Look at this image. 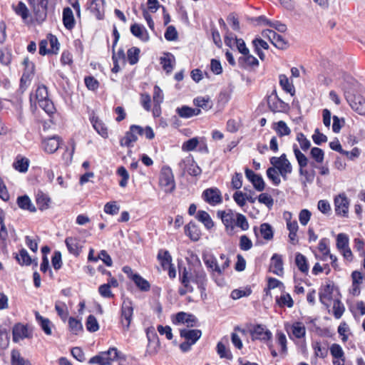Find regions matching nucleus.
I'll return each mask as SVG.
<instances>
[{
	"label": "nucleus",
	"instance_id": "obj_63",
	"mask_svg": "<svg viewBox=\"0 0 365 365\" xmlns=\"http://www.w3.org/2000/svg\"><path fill=\"white\" fill-rule=\"evenodd\" d=\"M89 364H98V365H110L108 359L105 356H103V351L100 352L98 355H96L90 359Z\"/></svg>",
	"mask_w": 365,
	"mask_h": 365
},
{
	"label": "nucleus",
	"instance_id": "obj_16",
	"mask_svg": "<svg viewBox=\"0 0 365 365\" xmlns=\"http://www.w3.org/2000/svg\"><path fill=\"white\" fill-rule=\"evenodd\" d=\"M217 215L221 218L224 225L225 226L226 230L230 231V235H232L235 222L232 211L230 210L229 212H226L224 210H218Z\"/></svg>",
	"mask_w": 365,
	"mask_h": 365
},
{
	"label": "nucleus",
	"instance_id": "obj_11",
	"mask_svg": "<svg viewBox=\"0 0 365 365\" xmlns=\"http://www.w3.org/2000/svg\"><path fill=\"white\" fill-rule=\"evenodd\" d=\"M264 37L267 38L269 41L277 48L281 50L287 49L289 42L280 34L271 29H265L262 33Z\"/></svg>",
	"mask_w": 365,
	"mask_h": 365
},
{
	"label": "nucleus",
	"instance_id": "obj_57",
	"mask_svg": "<svg viewBox=\"0 0 365 365\" xmlns=\"http://www.w3.org/2000/svg\"><path fill=\"white\" fill-rule=\"evenodd\" d=\"M217 352L220 358H225L227 359H232V354L229 349H227L225 346L221 342H218L217 344Z\"/></svg>",
	"mask_w": 365,
	"mask_h": 365
},
{
	"label": "nucleus",
	"instance_id": "obj_6",
	"mask_svg": "<svg viewBox=\"0 0 365 365\" xmlns=\"http://www.w3.org/2000/svg\"><path fill=\"white\" fill-rule=\"evenodd\" d=\"M159 184L164 188L165 192L171 193L175 189V182L172 169L168 166H165L161 169Z\"/></svg>",
	"mask_w": 365,
	"mask_h": 365
},
{
	"label": "nucleus",
	"instance_id": "obj_15",
	"mask_svg": "<svg viewBox=\"0 0 365 365\" xmlns=\"http://www.w3.org/2000/svg\"><path fill=\"white\" fill-rule=\"evenodd\" d=\"M179 275V280L183 287L179 288L178 294L180 296H185L187 292H192L194 291V288L190 283L188 271L186 267H184L182 270H180Z\"/></svg>",
	"mask_w": 365,
	"mask_h": 365
},
{
	"label": "nucleus",
	"instance_id": "obj_7",
	"mask_svg": "<svg viewBox=\"0 0 365 365\" xmlns=\"http://www.w3.org/2000/svg\"><path fill=\"white\" fill-rule=\"evenodd\" d=\"M133 307L132 301L124 299L120 309V323L124 331H128L133 319Z\"/></svg>",
	"mask_w": 365,
	"mask_h": 365
},
{
	"label": "nucleus",
	"instance_id": "obj_29",
	"mask_svg": "<svg viewBox=\"0 0 365 365\" xmlns=\"http://www.w3.org/2000/svg\"><path fill=\"white\" fill-rule=\"evenodd\" d=\"M130 279L133 281L137 287L142 292H148L150 289V284L148 280L143 278L140 274H132Z\"/></svg>",
	"mask_w": 365,
	"mask_h": 365
},
{
	"label": "nucleus",
	"instance_id": "obj_55",
	"mask_svg": "<svg viewBox=\"0 0 365 365\" xmlns=\"http://www.w3.org/2000/svg\"><path fill=\"white\" fill-rule=\"evenodd\" d=\"M36 201L40 210H45L48 208L50 200L43 192H39L36 195Z\"/></svg>",
	"mask_w": 365,
	"mask_h": 365
},
{
	"label": "nucleus",
	"instance_id": "obj_17",
	"mask_svg": "<svg viewBox=\"0 0 365 365\" xmlns=\"http://www.w3.org/2000/svg\"><path fill=\"white\" fill-rule=\"evenodd\" d=\"M99 259L102 260L103 262L108 267H111L113 265V260L106 250H101L98 255L95 257L94 250L93 248H90L88 255V260L89 262H97Z\"/></svg>",
	"mask_w": 365,
	"mask_h": 365
},
{
	"label": "nucleus",
	"instance_id": "obj_33",
	"mask_svg": "<svg viewBox=\"0 0 365 365\" xmlns=\"http://www.w3.org/2000/svg\"><path fill=\"white\" fill-rule=\"evenodd\" d=\"M91 123L94 129L97 133L101 135L103 138L108 137V128L98 117H93L91 118Z\"/></svg>",
	"mask_w": 365,
	"mask_h": 365
},
{
	"label": "nucleus",
	"instance_id": "obj_28",
	"mask_svg": "<svg viewBox=\"0 0 365 365\" xmlns=\"http://www.w3.org/2000/svg\"><path fill=\"white\" fill-rule=\"evenodd\" d=\"M103 356L108 359L110 364L115 360H125V355L118 351L115 347L110 348L106 351H103Z\"/></svg>",
	"mask_w": 365,
	"mask_h": 365
},
{
	"label": "nucleus",
	"instance_id": "obj_4",
	"mask_svg": "<svg viewBox=\"0 0 365 365\" xmlns=\"http://www.w3.org/2000/svg\"><path fill=\"white\" fill-rule=\"evenodd\" d=\"M344 97L351 108L359 115H365V98L361 95H355L351 89H345Z\"/></svg>",
	"mask_w": 365,
	"mask_h": 365
},
{
	"label": "nucleus",
	"instance_id": "obj_46",
	"mask_svg": "<svg viewBox=\"0 0 365 365\" xmlns=\"http://www.w3.org/2000/svg\"><path fill=\"white\" fill-rule=\"evenodd\" d=\"M86 327L87 330L90 332H96L99 329V324L94 315L90 314L87 317Z\"/></svg>",
	"mask_w": 365,
	"mask_h": 365
},
{
	"label": "nucleus",
	"instance_id": "obj_54",
	"mask_svg": "<svg viewBox=\"0 0 365 365\" xmlns=\"http://www.w3.org/2000/svg\"><path fill=\"white\" fill-rule=\"evenodd\" d=\"M311 157L318 163H322L324 159V152L322 149L314 147L310 151Z\"/></svg>",
	"mask_w": 365,
	"mask_h": 365
},
{
	"label": "nucleus",
	"instance_id": "obj_51",
	"mask_svg": "<svg viewBox=\"0 0 365 365\" xmlns=\"http://www.w3.org/2000/svg\"><path fill=\"white\" fill-rule=\"evenodd\" d=\"M235 225L240 227L242 230H247L249 229V223L246 217L240 213H237Z\"/></svg>",
	"mask_w": 365,
	"mask_h": 365
},
{
	"label": "nucleus",
	"instance_id": "obj_43",
	"mask_svg": "<svg viewBox=\"0 0 365 365\" xmlns=\"http://www.w3.org/2000/svg\"><path fill=\"white\" fill-rule=\"evenodd\" d=\"M140 48L132 47L127 51L128 61L130 65L136 64L139 61Z\"/></svg>",
	"mask_w": 365,
	"mask_h": 365
},
{
	"label": "nucleus",
	"instance_id": "obj_27",
	"mask_svg": "<svg viewBox=\"0 0 365 365\" xmlns=\"http://www.w3.org/2000/svg\"><path fill=\"white\" fill-rule=\"evenodd\" d=\"M138 140V136L136 135L134 130L132 131L131 125L130 126L129 130L125 134V136L120 140V145L122 147L130 148L133 147V143Z\"/></svg>",
	"mask_w": 365,
	"mask_h": 365
},
{
	"label": "nucleus",
	"instance_id": "obj_14",
	"mask_svg": "<svg viewBox=\"0 0 365 365\" xmlns=\"http://www.w3.org/2000/svg\"><path fill=\"white\" fill-rule=\"evenodd\" d=\"M56 0H38V3L30 5L33 7L34 13L36 21H43L47 16L48 4L50 1L55 2Z\"/></svg>",
	"mask_w": 365,
	"mask_h": 365
},
{
	"label": "nucleus",
	"instance_id": "obj_26",
	"mask_svg": "<svg viewBox=\"0 0 365 365\" xmlns=\"http://www.w3.org/2000/svg\"><path fill=\"white\" fill-rule=\"evenodd\" d=\"M16 203L21 210H28L31 212H34L36 210L29 197L26 195L19 196L16 200Z\"/></svg>",
	"mask_w": 365,
	"mask_h": 365
},
{
	"label": "nucleus",
	"instance_id": "obj_41",
	"mask_svg": "<svg viewBox=\"0 0 365 365\" xmlns=\"http://www.w3.org/2000/svg\"><path fill=\"white\" fill-rule=\"evenodd\" d=\"M14 168L20 173H26L29 166V160L26 158H17L14 163Z\"/></svg>",
	"mask_w": 365,
	"mask_h": 365
},
{
	"label": "nucleus",
	"instance_id": "obj_9",
	"mask_svg": "<svg viewBox=\"0 0 365 365\" xmlns=\"http://www.w3.org/2000/svg\"><path fill=\"white\" fill-rule=\"evenodd\" d=\"M267 102L269 109L273 113L284 112L289 108L288 104L279 98L275 89L267 95Z\"/></svg>",
	"mask_w": 365,
	"mask_h": 365
},
{
	"label": "nucleus",
	"instance_id": "obj_40",
	"mask_svg": "<svg viewBox=\"0 0 365 365\" xmlns=\"http://www.w3.org/2000/svg\"><path fill=\"white\" fill-rule=\"evenodd\" d=\"M274 130L279 137L289 135L291 133L290 128L287 126V123L283 120H279L275 123L274 127Z\"/></svg>",
	"mask_w": 365,
	"mask_h": 365
},
{
	"label": "nucleus",
	"instance_id": "obj_39",
	"mask_svg": "<svg viewBox=\"0 0 365 365\" xmlns=\"http://www.w3.org/2000/svg\"><path fill=\"white\" fill-rule=\"evenodd\" d=\"M11 365H27L30 363L29 361L25 360L21 355L19 350L14 349L11 353Z\"/></svg>",
	"mask_w": 365,
	"mask_h": 365
},
{
	"label": "nucleus",
	"instance_id": "obj_34",
	"mask_svg": "<svg viewBox=\"0 0 365 365\" xmlns=\"http://www.w3.org/2000/svg\"><path fill=\"white\" fill-rule=\"evenodd\" d=\"M272 264L274 267L273 273L277 275H282L283 273V260L282 255L279 254H274L271 257Z\"/></svg>",
	"mask_w": 365,
	"mask_h": 365
},
{
	"label": "nucleus",
	"instance_id": "obj_3",
	"mask_svg": "<svg viewBox=\"0 0 365 365\" xmlns=\"http://www.w3.org/2000/svg\"><path fill=\"white\" fill-rule=\"evenodd\" d=\"M60 44L56 36L48 34L45 39L39 42V54H56L59 51Z\"/></svg>",
	"mask_w": 365,
	"mask_h": 365
},
{
	"label": "nucleus",
	"instance_id": "obj_24",
	"mask_svg": "<svg viewBox=\"0 0 365 365\" xmlns=\"http://www.w3.org/2000/svg\"><path fill=\"white\" fill-rule=\"evenodd\" d=\"M333 286L330 284L325 285L319 292V301L322 304L329 306V302L332 299Z\"/></svg>",
	"mask_w": 365,
	"mask_h": 365
},
{
	"label": "nucleus",
	"instance_id": "obj_35",
	"mask_svg": "<svg viewBox=\"0 0 365 365\" xmlns=\"http://www.w3.org/2000/svg\"><path fill=\"white\" fill-rule=\"evenodd\" d=\"M295 264L298 269L302 272L307 274L309 271V265L307 258L302 254L297 252L295 256Z\"/></svg>",
	"mask_w": 365,
	"mask_h": 365
},
{
	"label": "nucleus",
	"instance_id": "obj_64",
	"mask_svg": "<svg viewBox=\"0 0 365 365\" xmlns=\"http://www.w3.org/2000/svg\"><path fill=\"white\" fill-rule=\"evenodd\" d=\"M251 183L255 189L259 192L263 191L265 188L264 181L262 177L259 174H257V175L252 179Z\"/></svg>",
	"mask_w": 365,
	"mask_h": 365
},
{
	"label": "nucleus",
	"instance_id": "obj_36",
	"mask_svg": "<svg viewBox=\"0 0 365 365\" xmlns=\"http://www.w3.org/2000/svg\"><path fill=\"white\" fill-rule=\"evenodd\" d=\"M157 258L164 269L172 264V257L168 250H160Z\"/></svg>",
	"mask_w": 365,
	"mask_h": 365
},
{
	"label": "nucleus",
	"instance_id": "obj_48",
	"mask_svg": "<svg viewBox=\"0 0 365 365\" xmlns=\"http://www.w3.org/2000/svg\"><path fill=\"white\" fill-rule=\"evenodd\" d=\"M349 237L346 234L339 233L336 237V247L341 250L349 247Z\"/></svg>",
	"mask_w": 365,
	"mask_h": 365
},
{
	"label": "nucleus",
	"instance_id": "obj_30",
	"mask_svg": "<svg viewBox=\"0 0 365 365\" xmlns=\"http://www.w3.org/2000/svg\"><path fill=\"white\" fill-rule=\"evenodd\" d=\"M14 258L21 266H29L32 263V259L26 249L21 248L18 254H16Z\"/></svg>",
	"mask_w": 365,
	"mask_h": 365
},
{
	"label": "nucleus",
	"instance_id": "obj_12",
	"mask_svg": "<svg viewBox=\"0 0 365 365\" xmlns=\"http://www.w3.org/2000/svg\"><path fill=\"white\" fill-rule=\"evenodd\" d=\"M202 197L206 202L213 206L222 202L221 192L217 187L205 190L202 194Z\"/></svg>",
	"mask_w": 365,
	"mask_h": 365
},
{
	"label": "nucleus",
	"instance_id": "obj_5",
	"mask_svg": "<svg viewBox=\"0 0 365 365\" xmlns=\"http://www.w3.org/2000/svg\"><path fill=\"white\" fill-rule=\"evenodd\" d=\"M24 65V72L20 79V89L22 91H26L30 86L31 80L33 79L35 73V65L29 60L28 57L24 58L22 62Z\"/></svg>",
	"mask_w": 365,
	"mask_h": 365
},
{
	"label": "nucleus",
	"instance_id": "obj_25",
	"mask_svg": "<svg viewBox=\"0 0 365 365\" xmlns=\"http://www.w3.org/2000/svg\"><path fill=\"white\" fill-rule=\"evenodd\" d=\"M43 149L48 153H53L60 147V139L58 137L48 138L42 143Z\"/></svg>",
	"mask_w": 365,
	"mask_h": 365
},
{
	"label": "nucleus",
	"instance_id": "obj_21",
	"mask_svg": "<svg viewBox=\"0 0 365 365\" xmlns=\"http://www.w3.org/2000/svg\"><path fill=\"white\" fill-rule=\"evenodd\" d=\"M175 112L182 118H190L192 116L200 115L201 110L200 108H193L188 106H182L178 107Z\"/></svg>",
	"mask_w": 365,
	"mask_h": 365
},
{
	"label": "nucleus",
	"instance_id": "obj_23",
	"mask_svg": "<svg viewBox=\"0 0 365 365\" xmlns=\"http://www.w3.org/2000/svg\"><path fill=\"white\" fill-rule=\"evenodd\" d=\"M130 32L143 42H147L150 39L149 34L145 28L138 24H133L130 26Z\"/></svg>",
	"mask_w": 365,
	"mask_h": 365
},
{
	"label": "nucleus",
	"instance_id": "obj_56",
	"mask_svg": "<svg viewBox=\"0 0 365 365\" xmlns=\"http://www.w3.org/2000/svg\"><path fill=\"white\" fill-rule=\"evenodd\" d=\"M252 294V289L250 288H246L245 289H235L232 291L230 297L232 299L236 300L243 297H248Z\"/></svg>",
	"mask_w": 365,
	"mask_h": 365
},
{
	"label": "nucleus",
	"instance_id": "obj_60",
	"mask_svg": "<svg viewBox=\"0 0 365 365\" xmlns=\"http://www.w3.org/2000/svg\"><path fill=\"white\" fill-rule=\"evenodd\" d=\"M274 167L279 170V174L284 180L287 179V174H290L292 171V167L290 163L278 165Z\"/></svg>",
	"mask_w": 365,
	"mask_h": 365
},
{
	"label": "nucleus",
	"instance_id": "obj_44",
	"mask_svg": "<svg viewBox=\"0 0 365 365\" xmlns=\"http://www.w3.org/2000/svg\"><path fill=\"white\" fill-rule=\"evenodd\" d=\"M36 317L37 321L39 322L40 326L44 333L47 335H51L52 333L51 328V321L48 319L44 318L39 315L38 313L36 314Z\"/></svg>",
	"mask_w": 365,
	"mask_h": 365
},
{
	"label": "nucleus",
	"instance_id": "obj_49",
	"mask_svg": "<svg viewBox=\"0 0 365 365\" xmlns=\"http://www.w3.org/2000/svg\"><path fill=\"white\" fill-rule=\"evenodd\" d=\"M330 352L334 358L339 359H341L343 362L344 361V353L339 344H333L330 347Z\"/></svg>",
	"mask_w": 365,
	"mask_h": 365
},
{
	"label": "nucleus",
	"instance_id": "obj_22",
	"mask_svg": "<svg viewBox=\"0 0 365 365\" xmlns=\"http://www.w3.org/2000/svg\"><path fill=\"white\" fill-rule=\"evenodd\" d=\"M239 66L242 68L247 69L250 67L257 66L259 61L252 54H244L238 58Z\"/></svg>",
	"mask_w": 365,
	"mask_h": 365
},
{
	"label": "nucleus",
	"instance_id": "obj_58",
	"mask_svg": "<svg viewBox=\"0 0 365 365\" xmlns=\"http://www.w3.org/2000/svg\"><path fill=\"white\" fill-rule=\"evenodd\" d=\"M153 102L155 104V110L157 107H159L161 103L163 101V91L158 86H155L153 88Z\"/></svg>",
	"mask_w": 365,
	"mask_h": 365
},
{
	"label": "nucleus",
	"instance_id": "obj_61",
	"mask_svg": "<svg viewBox=\"0 0 365 365\" xmlns=\"http://www.w3.org/2000/svg\"><path fill=\"white\" fill-rule=\"evenodd\" d=\"M279 84L286 92L291 93V95L294 94V87L289 84V80L285 75L282 74L279 76Z\"/></svg>",
	"mask_w": 365,
	"mask_h": 365
},
{
	"label": "nucleus",
	"instance_id": "obj_53",
	"mask_svg": "<svg viewBox=\"0 0 365 365\" xmlns=\"http://www.w3.org/2000/svg\"><path fill=\"white\" fill-rule=\"evenodd\" d=\"M103 1V0H92L89 6V9L91 10V11L93 14H95L96 18L99 20L102 19L103 16L100 10V2Z\"/></svg>",
	"mask_w": 365,
	"mask_h": 365
},
{
	"label": "nucleus",
	"instance_id": "obj_1",
	"mask_svg": "<svg viewBox=\"0 0 365 365\" xmlns=\"http://www.w3.org/2000/svg\"><path fill=\"white\" fill-rule=\"evenodd\" d=\"M35 101L38 104L48 115H51L56 111L55 106L52 101L48 98V90L44 85L38 86L35 91V94H31L30 100Z\"/></svg>",
	"mask_w": 365,
	"mask_h": 365
},
{
	"label": "nucleus",
	"instance_id": "obj_10",
	"mask_svg": "<svg viewBox=\"0 0 365 365\" xmlns=\"http://www.w3.org/2000/svg\"><path fill=\"white\" fill-rule=\"evenodd\" d=\"M250 333L253 341L259 340L267 343L272 339V332L263 324L253 325Z\"/></svg>",
	"mask_w": 365,
	"mask_h": 365
},
{
	"label": "nucleus",
	"instance_id": "obj_32",
	"mask_svg": "<svg viewBox=\"0 0 365 365\" xmlns=\"http://www.w3.org/2000/svg\"><path fill=\"white\" fill-rule=\"evenodd\" d=\"M195 217L198 221L201 222L207 230H210L214 227V222L206 211L199 210Z\"/></svg>",
	"mask_w": 365,
	"mask_h": 365
},
{
	"label": "nucleus",
	"instance_id": "obj_50",
	"mask_svg": "<svg viewBox=\"0 0 365 365\" xmlns=\"http://www.w3.org/2000/svg\"><path fill=\"white\" fill-rule=\"evenodd\" d=\"M277 303L279 307L287 306L291 308L294 305V301L289 294H285L280 296L279 298H277Z\"/></svg>",
	"mask_w": 365,
	"mask_h": 365
},
{
	"label": "nucleus",
	"instance_id": "obj_2",
	"mask_svg": "<svg viewBox=\"0 0 365 365\" xmlns=\"http://www.w3.org/2000/svg\"><path fill=\"white\" fill-rule=\"evenodd\" d=\"M293 152L299 165V173L304 178L302 181L304 187L307 186V183L312 184L315 178V171L312 170L310 171L305 169L309 163L308 158L303 154L298 148L296 144L293 145Z\"/></svg>",
	"mask_w": 365,
	"mask_h": 365
},
{
	"label": "nucleus",
	"instance_id": "obj_31",
	"mask_svg": "<svg viewBox=\"0 0 365 365\" xmlns=\"http://www.w3.org/2000/svg\"><path fill=\"white\" fill-rule=\"evenodd\" d=\"M203 261L207 267L212 272H215L218 274H221L220 267L218 265L217 259L212 255H205L203 257Z\"/></svg>",
	"mask_w": 365,
	"mask_h": 365
},
{
	"label": "nucleus",
	"instance_id": "obj_38",
	"mask_svg": "<svg viewBox=\"0 0 365 365\" xmlns=\"http://www.w3.org/2000/svg\"><path fill=\"white\" fill-rule=\"evenodd\" d=\"M55 309L63 321L66 322L68 319V310L65 302L57 301L55 304Z\"/></svg>",
	"mask_w": 365,
	"mask_h": 365
},
{
	"label": "nucleus",
	"instance_id": "obj_47",
	"mask_svg": "<svg viewBox=\"0 0 365 365\" xmlns=\"http://www.w3.org/2000/svg\"><path fill=\"white\" fill-rule=\"evenodd\" d=\"M118 175L121 177V180L119 181V185L122 187L127 186L128 180L129 179V173L123 166H120L116 171Z\"/></svg>",
	"mask_w": 365,
	"mask_h": 365
},
{
	"label": "nucleus",
	"instance_id": "obj_13",
	"mask_svg": "<svg viewBox=\"0 0 365 365\" xmlns=\"http://www.w3.org/2000/svg\"><path fill=\"white\" fill-rule=\"evenodd\" d=\"M335 212L337 215L348 217L349 201L344 193L334 198Z\"/></svg>",
	"mask_w": 365,
	"mask_h": 365
},
{
	"label": "nucleus",
	"instance_id": "obj_18",
	"mask_svg": "<svg viewBox=\"0 0 365 365\" xmlns=\"http://www.w3.org/2000/svg\"><path fill=\"white\" fill-rule=\"evenodd\" d=\"M185 235L193 242H197L201 236V231L197 224L190 221L184 227Z\"/></svg>",
	"mask_w": 365,
	"mask_h": 365
},
{
	"label": "nucleus",
	"instance_id": "obj_37",
	"mask_svg": "<svg viewBox=\"0 0 365 365\" xmlns=\"http://www.w3.org/2000/svg\"><path fill=\"white\" fill-rule=\"evenodd\" d=\"M259 232L261 236L266 240H271L274 237V230L271 225L264 222L260 225Z\"/></svg>",
	"mask_w": 365,
	"mask_h": 365
},
{
	"label": "nucleus",
	"instance_id": "obj_45",
	"mask_svg": "<svg viewBox=\"0 0 365 365\" xmlns=\"http://www.w3.org/2000/svg\"><path fill=\"white\" fill-rule=\"evenodd\" d=\"M13 9L16 14L20 16L24 20L28 19L29 16V11L24 2L19 1L16 6H13Z\"/></svg>",
	"mask_w": 365,
	"mask_h": 365
},
{
	"label": "nucleus",
	"instance_id": "obj_8",
	"mask_svg": "<svg viewBox=\"0 0 365 365\" xmlns=\"http://www.w3.org/2000/svg\"><path fill=\"white\" fill-rule=\"evenodd\" d=\"M190 283L192 282L197 285L201 292V296L205 294L207 284V279L205 272L202 268L194 269L188 272Z\"/></svg>",
	"mask_w": 365,
	"mask_h": 365
},
{
	"label": "nucleus",
	"instance_id": "obj_19",
	"mask_svg": "<svg viewBox=\"0 0 365 365\" xmlns=\"http://www.w3.org/2000/svg\"><path fill=\"white\" fill-rule=\"evenodd\" d=\"M13 341L18 342L20 339L29 337V330L26 325L17 323L14 325L12 330Z\"/></svg>",
	"mask_w": 365,
	"mask_h": 365
},
{
	"label": "nucleus",
	"instance_id": "obj_59",
	"mask_svg": "<svg viewBox=\"0 0 365 365\" xmlns=\"http://www.w3.org/2000/svg\"><path fill=\"white\" fill-rule=\"evenodd\" d=\"M275 167L269 168L267 170V178L272 182L274 185H279L281 182V180L278 175Z\"/></svg>",
	"mask_w": 365,
	"mask_h": 365
},
{
	"label": "nucleus",
	"instance_id": "obj_62",
	"mask_svg": "<svg viewBox=\"0 0 365 365\" xmlns=\"http://www.w3.org/2000/svg\"><path fill=\"white\" fill-rule=\"evenodd\" d=\"M334 316L336 319H340L345 310L344 304L339 299H335L333 304Z\"/></svg>",
	"mask_w": 365,
	"mask_h": 365
},
{
	"label": "nucleus",
	"instance_id": "obj_42",
	"mask_svg": "<svg viewBox=\"0 0 365 365\" xmlns=\"http://www.w3.org/2000/svg\"><path fill=\"white\" fill-rule=\"evenodd\" d=\"M292 333L297 339L303 338L306 334V329L302 322H295L292 326Z\"/></svg>",
	"mask_w": 365,
	"mask_h": 365
},
{
	"label": "nucleus",
	"instance_id": "obj_52",
	"mask_svg": "<svg viewBox=\"0 0 365 365\" xmlns=\"http://www.w3.org/2000/svg\"><path fill=\"white\" fill-rule=\"evenodd\" d=\"M277 342L281 346V351L282 354L287 353V338L285 334L282 331H277L276 334Z\"/></svg>",
	"mask_w": 365,
	"mask_h": 365
},
{
	"label": "nucleus",
	"instance_id": "obj_20",
	"mask_svg": "<svg viewBox=\"0 0 365 365\" xmlns=\"http://www.w3.org/2000/svg\"><path fill=\"white\" fill-rule=\"evenodd\" d=\"M180 335L182 338H185L186 341L195 344L201 337L202 331L200 329H180Z\"/></svg>",
	"mask_w": 365,
	"mask_h": 365
}]
</instances>
